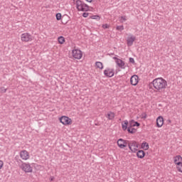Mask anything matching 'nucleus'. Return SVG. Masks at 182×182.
<instances>
[{"mask_svg": "<svg viewBox=\"0 0 182 182\" xmlns=\"http://www.w3.org/2000/svg\"><path fill=\"white\" fill-rule=\"evenodd\" d=\"M3 166H4V162L2 161H0V170L1 168H2Z\"/></svg>", "mask_w": 182, "mask_h": 182, "instance_id": "33", "label": "nucleus"}, {"mask_svg": "<svg viewBox=\"0 0 182 182\" xmlns=\"http://www.w3.org/2000/svg\"><path fill=\"white\" fill-rule=\"evenodd\" d=\"M55 16L57 21H60V19L62 18V14L60 13L57 14Z\"/></svg>", "mask_w": 182, "mask_h": 182, "instance_id": "26", "label": "nucleus"}, {"mask_svg": "<svg viewBox=\"0 0 182 182\" xmlns=\"http://www.w3.org/2000/svg\"><path fill=\"white\" fill-rule=\"evenodd\" d=\"M139 144L136 141H130L128 142V147L132 153H137Z\"/></svg>", "mask_w": 182, "mask_h": 182, "instance_id": "4", "label": "nucleus"}, {"mask_svg": "<svg viewBox=\"0 0 182 182\" xmlns=\"http://www.w3.org/2000/svg\"><path fill=\"white\" fill-rule=\"evenodd\" d=\"M115 63H117L118 68L120 69H126V63L124 61H123V60H117V61H115Z\"/></svg>", "mask_w": 182, "mask_h": 182, "instance_id": "15", "label": "nucleus"}, {"mask_svg": "<svg viewBox=\"0 0 182 182\" xmlns=\"http://www.w3.org/2000/svg\"><path fill=\"white\" fill-rule=\"evenodd\" d=\"M117 143L119 149H124V147H127V146H129V141L123 139H118Z\"/></svg>", "mask_w": 182, "mask_h": 182, "instance_id": "10", "label": "nucleus"}, {"mask_svg": "<svg viewBox=\"0 0 182 182\" xmlns=\"http://www.w3.org/2000/svg\"><path fill=\"white\" fill-rule=\"evenodd\" d=\"M166 122L168 124H171V119H167Z\"/></svg>", "mask_w": 182, "mask_h": 182, "instance_id": "36", "label": "nucleus"}, {"mask_svg": "<svg viewBox=\"0 0 182 182\" xmlns=\"http://www.w3.org/2000/svg\"><path fill=\"white\" fill-rule=\"evenodd\" d=\"M127 132L131 134H134V133L137 132V129H136L133 127H131V125H128Z\"/></svg>", "mask_w": 182, "mask_h": 182, "instance_id": "18", "label": "nucleus"}, {"mask_svg": "<svg viewBox=\"0 0 182 182\" xmlns=\"http://www.w3.org/2000/svg\"><path fill=\"white\" fill-rule=\"evenodd\" d=\"M120 22L121 23H123V22H126V21H127V18L126 17V16H122L120 17Z\"/></svg>", "mask_w": 182, "mask_h": 182, "instance_id": "25", "label": "nucleus"}, {"mask_svg": "<svg viewBox=\"0 0 182 182\" xmlns=\"http://www.w3.org/2000/svg\"><path fill=\"white\" fill-rule=\"evenodd\" d=\"M129 125L131 126V127H136V126L139 127V126H140V123L135 122L134 120H131L129 123Z\"/></svg>", "mask_w": 182, "mask_h": 182, "instance_id": "19", "label": "nucleus"}, {"mask_svg": "<svg viewBox=\"0 0 182 182\" xmlns=\"http://www.w3.org/2000/svg\"><path fill=\"white\" fill-rule=\"evenodd\" d=\"M87 2H92L93 0H86Z\"/></svg>", "mask_w": 182, "mask_h": 182, "instance_id": "37", "label": "nucleus"}, {"mask_svg": "<svg viewBox=\"0 0 182 182\" xmlns=\"http://www.w3.org/2000/svg\"><path fill=\"white\" fill-rule=\"evenodd\" d=\"M141 148L143 149V150H149V144L146 141H143L141 144Z\"/></svg>", "mask_w": 182, "mask_h": 182, "instance_id": "21", "label": "nucleus"}, {"mask_svg": "<svg viewBox=\"0 0 182 182\" xmlns=\"http://www.w3.org/2000/svg\"><path fill=\"white\" fill-rule=\"evenodd\" d=\"M21 39L22 42H32L33 38H32V35L29 33H23L21 34Z\"/></svg>", "mask_w": 182, "mask_h": 182, "instance_id": "6", "label": "nucleus"}, {"mask_svg": "<svg viewBox=\"0 0 182 182\" xmlns=\"http://www.w3.org/2000/svg\"><path fill=\"white\" fill-rule=\"evenodd\" d=\"M59 120L64 126L72 124V119L69 118V117L63 116L60 117Z\"/></svg>", "mask_w": 182, "mask_h": 182, "instance_id": "7", "label": "nucleus"}, {"mask_svg": "<svg viewBox=\"0 0 182 182\" xmlns=\"http://www.w3.org/2000/svg\"><path fill=\"white\" fill-rule=\"evenodd\" d=\"M102 28L104 29H107L109 28V26L107 24H104V25H102Z\"/></svg>", "mask_w": 182, "mask_h": 182, "instance_id": "30", "label": "nucleus"}, {"mask_svg": "<svg viewBox=\"0 0 182 182\" xmlns=\"http://www.w3.org/2000/svg\"><path fill=\"white\" fill-rule=\"evenodd\" d=\"M104 75L106 77H113L114 76V69L107 68L104 70Z\"/></svg>", "mask_w": 182, "mask_h": 182, "instance_id": "9", "label": "nucleus"}, {"mask_svg": "<svg viewBox=\"0 0 182 182\" xmlns=\"http://www.w3.org/2000/svg\"><path fill=\"white\" fill-rule=\"evenodd\" d=\"M144 156H146L144 151L139 150L136 151V157H138V159H144Z\"/></svg>", "mask_w": 182, "mask_h": 182, "instance_id": "16", "label": "nucleus"}, {"mask_svg": "<svg viewBox=\"0 0 182 182\" xmlns=\"http://www.w3.org/2000/svg\"><path fill=\"white\" fill-rule=\"evenodd\" d=\"M174 164L176 166V168L179 173H182V157L180 155L173 157Z\"/></svg>", "mask_w": 182, "mask_h": 182, "instance_id": "3", "label": "nucleus"}, {"mask_svg": "<svg viewBox=\"0 0 182 182\" xmlns=\"http://www.w3.org/2000/svg\"><path fill=\"white\" fill-rule=\"evenodd\" d=\"M163 124H164V119L162 116H159L156 119V126L158 127H162Z\"/></svg>", "mask_w": 182, "mask_h": 182, "instance_id": "14", "label": "nucleus"}, {"mask_svg": "<svg viewBox=\"0 0 182 182\" xmlns=\"http://www.w3.org/2000/svg\"><path fill=\"white\" fill-rule=\"evenodd\" d=\"M75 5L77 11H79L87 12V11H89V6L82 1L77 0L75 1Z\"/></svg>", "mask_w": 182, "mask_h": 182, "instance_id": "2", "label": "nucleus"}, {"mask_svg": "<svg viewBox=\"0 0 182 182\" xmlns=\"http://www.w3.org/2000/svg\"><path fill=\"white\" fill-rule=\"evenodd\" d=\"M130 83L132 86H137V84L139 83V75H132L130 78Z\"/></svg>", "mask_w": 182, "mask_h": 182, "instance_id": "11", "label": "nucleus"}, {"mask_svg": "<svg viewBox=\"0 0 182 182\" xmlns=\"http://www.w3.org/2000/svg\"><path fill=\"white\" fill-rule=\"evenodd\" d=\"M122 130H127L129 129V121L124 120V123H122Z\"/></svg>", "mask_w": 182, "mask_h": 182, "instance_id": "20", "label": "nucleus"}, {"mask_svg": "<svg viewBox=\"0 0 182 182\" xmlns=\"http://www.w3.org/2000/svg\"><path fill=\"white\" fill-rule=\"evenodd\" d=\"M73 57L75 59H82V56H83V53H82V50L79 49H74L72 50Z\"/></svg>", "mask_w": 182, "mask_h": 182, "instance_id": "8", "label": "nucleus"}, {"mask_svg": "<svg viewBox=\"0 0 182 182\" xmlns=\"http://www.w3.org/2000/svg\"><path fill=\"white\" fill-rule=\"evenodd\" d=\"M151 85L156 92H164L167 87V81L163 77H158L151 82Z\"/></svg>", "mask_w": 182, "mask_h": 182, "instance_id": "1", "label": "nucleus"}, {"mask_svg": "<svg viewBox=\"0 0 182 182\" xmlns=\"http://www.w3.org/2000/svg\"><path fill=\"white\" fill-rule=\"evenodd\" d=\"M142 119H147V114L146 113L142 114Z\"/></svg>", "mask_w": 182, "mask_h": 182, "instance_id": "32", "label": "nucleus"}, {"mask_svg": "<svg viewBox=\"0 0 182 182\" xmlns=\"http://www.w3.org/2000/svg\"><path fill=\"white\" fill-rule=\"evenodd\" d=\"M49 180L50 181H53V180H55V176H50Z\"/></svg>", "mask_w": 182, "mask_h": 182, "instance_id": "34", "label": "nucleus"}, {"mask_svg": "<svg viewBox=\"0 0 182 182\" xmlns=\"http://www.w3.org/2000/svg\"><path fill=\"white\" fill-rule=\"evenodd\" d=\"M82 16L83 18H87L89 16V13H86V12L83 13Z\"/></svg>", "mask_w": 182, "mask_h": 182, "instance_id": "28", "label": "nucleus"}, {"mask_svg": "<svg viewBox=\"0 0 182 182\" xmlns=\"http://www.w3.org/2000/svg\"><path fill=\"white\" fill-rule=\"evenodd\" d=\"M129 62H130V63H134V58H129Z\"/></svg>", "mask_w": 182, "mask_h": 182, "instance_id": "31", "label": "nucleus"}, {"mask_svg": "<svg viewBox=\"0 0 182 182\" xmlns=\"http://www.w3.org/2000/svg\"><path fill=\"white\" fill-rule=\"evenodd\" d=\"M136 41V36L131 35L127 39V46H132L133 43Z\"/></svg>", "mask_w": 182, "mask_h": 182, "instance_id": "13", "label": "nucleus"}, {"mask_svg": "<svg viewBox=\"0 0 182 182\" xmlns=\"http://www.w3.org/2000/svg\"><path fill=\"white\" fill-rule=\"evenodd\" d=\"M58 43L63 45L65 43V37L60 36L58 38Z\"/></svg>", "mask_w": 182, "mask_h": 182, "instance_id": "23", "label": "nucleus"}, {"mask_svg": "<svg viewBox=\"0 0 182 182\" xmlns=\"http://www.w3.org/2000/svg\"><path fill=\"white\" fill-rule=\"evenodd\" d=\"M95 66L97 69H100V70L103 69V63L100 61H97L95 63Z\"/></svg>", "mask_w": 182, "mask_h": 182, "instance_id": "22", "label": "nucleus"}, {"mask_svg": "<svg viewBox=\"0 0 182 182\" xmlns=\"http://www.w3.org/2000/svg\"><path fill=\"white\" fill-rule=\"evenodd\" d=\"M117 31H119L120 32H122V31H124V26L123 25L122 26H117L116 27Z\"/></svg>", "mask_w": 182, "mask_h": 182, "instance_id": "24", "label": "nucleus"}, {"mask_svg": "<svg viewBox=\"0 0 182 182\" xmlns=\"http://www.w3.org/2000/svg\"><path fill=\"white\" fill-rule=\"evenodd\" d=\"M20 157L22 160H29V152L26 150H22L20 151Z\"/></svg>", "mask_w": 182, "mask_h": 182, "instance_id": "12", "label": "nucleus"}, {"mask_svg": "<svg viewBox=\"0 0 182 182\" xmlns=\"http://www.w3.org/2000/svg\"><path fill=\"white\" fill-rule=\"evenodd\" d=\"M115 114L113 112H109L107 114L105 115V117L108 119V120H113L114 119Z\"/></svg>", "mask_w": 182, "mask_h": 182, "instance_id": "17", "label": "nucleus"}, {"mask_svg": "<svg viewBox=\"0 0 182 182\" xmlns=\"http://www.w3.org/2000/svg\"><path fill=\"white\" fill-rule=\"evenodd\" d=\"M114 60H115V62H117V60H119L120 58H118L117 57H113Z\"/></svg>", "mask_w": 182, "mask_h": 182, "instance_id": "35", "label": "nucleus"}, {"mask_svg": "<svg viewBox=\"0 0 182 182\" xmlns=\"http://www.w3.org/2000/svg\"><path fill=\"white\" fill-rule=\"evenodd\" d=\"M6 90H8V89H5L4 87H0V92L1 93H6Z\"/></svg>", "mask_w": 182, "mask_h": 182, "instance_id": "27", "label": "nucleus"}, {"mask_svg": "<svg viewBox=\"0 0 182 182\" xmlns=\"http://www.w3.org/2000/svg\"><path fill=\"white\" fill-rule=\"evenodd\" d=\"M91 19H99V16H92Z\"/></svg>", "mask_w": 182, "mask_h": 182, "instance_id": "29", "label": "nucleus"}, {"mask_svg": "<svg viewBox=\"0 0 182 182\" xmlns=\"http://www.w3.org/2000/svg\"><path fill=\"white\" fill-rule=\"evenodd\" d=\"M20 167L21 170H23V171H24L25 173H32L33 171L32 166H31V164L29 163L24 162L21 165Z\"/></svg>", "mask_w": 182, "mask_h": 182, "instance_id": "5", "label": "nucleus"}]
</instances>
